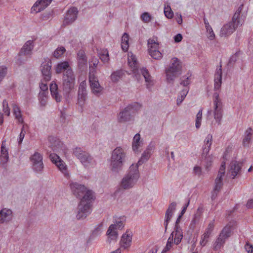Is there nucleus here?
Instances as JSON below:
<instances>
[{
	"label": "nucleus",
	"mask_w": 253,
	"mask_h": 253,
	"mask_svg": "<svg viewBox=\"0 0 253 253\" xmlns=\"http://www.w3.org/2000/svg\"><path fill=\"white\" fill-rule=\"evenodd\" d=\"M71 188L75 194L78 196L83 195L78 206L77 218L78 219H84L91 213V203L93 200V193L84 185L77 183H72Z\"/></svg>",
	"instance_id": "1"
},
{
	"label": "nucleus",
	"mask_w": 253,
	"mask_h": 253,
	"mask_svg": "<svg viewBox=\"0 0 253 253\" xmlns=\"http://www.w3.org/2000/svg\"><path fill=\"white\" fill-rule=\"evenodd\" d=\"M137 164H132L129 167L128 173L124 177L121 182V187L125 189L132 188L137 182L139 173Z\"/></svg>",
	"instance_id": "2"
},
{
	"label": "nucleus",
	"mask_w": 253,
	"mask_h": 253,
	"mask_svg": "<svg viewBox=\"0 0 253 253\" xmlns=\"http://www.w3.org/2000/svg\"><path fill=\"white\" fill-rule=\"evenodd\" d=\"M126 157V153L121 147L116 148L112 153L111 166L114 171L120 170L123 166Z\"/></svg>",
	"instance_id": "3"
},
{
	"label": "nucleus",
	"mask_w": 253,
	"mask_h": 253,
	"mask_svg": "<svg viewBox=\"0 0 253 253\" xmlns=\"http://www.w3.org/2000/svg\"><path fill=\"white\" fill-rule=\"evenodd\" d=\"M182 66L180 61L177 58H173L169 67L166 70L167 80L170 82L181 74Z\"/></svg>",
	"instance_id": "4"
},
{
	"label": "nucleus",
	"mask_w": 253,
	"mask_h": 253,
	"mask_svg": "<svg viewBox=\"0 0 253 253\" xmlns=\"http://www.w3.org/2000/svg\"><path fill=\"white\" fill-rule=\"evenodd\" d=\"M75 76L71 69H68L63 75L62 89L65 94H68L75 89Z\"/></svg>",
	"instance_id": "5"
},
{
	"label": "nucleus",
	"mask_w": 253,
	"mask_h": 253,
	"mask_svg": "<svg viewBox=\"0 0 253 253\" xmlns=\"http://www.w3.org/2000/svg\"><path fill=\"white\" fill-rule=\"evenodd\" d=\"M212 142V135H208L204 141L202 153V158L205 163V167L207 169L211 166L213 160V156L212 155H208Z\"/></svg>",
	"instance_id": "6"
},
{
	"label": "nucleus",
	"mask_w": 253,
	"mask_h": 253,
	"mask_svg": "<svg viewBox=\"0 0 253 253\" xmlns=\"http://www.w3.org/2000/svg\"><path fill=\"white\" fill-rule=\"evenodd\" d=\"M148 50L150 55L155 59H160L162 54L158 50L159 43L157 37H153L148 41Z\"/></svg>",
	"instance_id": "7"
},
{
	"label": "nucleus",
	"mask_w": 253,
	"mask_h": 253,
	"mask_svg": "<svg viewBox=\"0 0 253 253\" xmlns=\"http://www.w3.org/2000/svg\"><path fill=\"white\" fill-rule=\"evenodd\" d=\"M214 117L218 125L220 124L222 117V104L218 94H214L213 101Z\"/></svg>",
	"instance_id": "8"
},
{
	"label": "nucleus",
	"mask_w": 253,
	"mask_h": 253,
	"mask_svg": "<svg viewBox=\"0 0 253 253\" xmlns=\"http://www.w3.org/2000/svg\"><path fill=\"white\" fill-rule=\"evenodd\" d=\"M52 0H37L31 9L32 13H37L46 8Z\"/></svg>",
	"instance_id": "9"
},
{
	"label": "nucleus",
	"mask_w": 253,
	"mask_h": 253,
	"mask_svg": "<svg viewBox=\"0 0 253 253\" xmlns=\"http://www.w3.org/2000/svg\"><path fill=\"white\" fill-rule=\"evenodd\" d=\"M89 82L92 92L96 95L99 94L102 90V87L100 85L98 79L94 74L90 73Z\"/></svg>",
	"instance_id": "10"
},
{
	"label": "nucleus",
	"mask_w": 253,
	"mask_h": 253,
	"mask_svg": "<svg viewBox=\"0 0 253 253\" xmlns=\"http://www.w3.org/2000/svg\"><path fill=\"white\" fill-rule=\"evenodd\" d=\"M183 237L182 229L178 224V221H176L174 230L170 234L169 238L173 240L174 244L178 245L181 241Z\"/></svg>",
	"instance_id": "11"
},
{
	"label": "nucleus",
	"mask_w": 253,
	"mask_h": 253,
	"mask_svg": "<svg viewBox=\"0 0 253 253\" xmlns=\"http://www.w3.org/2000/svg\"><path fill=\"white\" fill-rule=\"evenodd\" d=\"M74 154L84 166H87L91 160L88 154L83 151L80 148H75L74 150Z\"/></svg>",
	"instance_id": "12"
},
{
	"label": "nucleus",
	"mask_w": 253,
	"mask_h": 253,
	"mask_svg": "<svg viewBox=\"0 0 253 253\" xmlns=\"http://www.w3.org/2000/svg\"><path fill=\"white\" fill-rule=\"evenodd\" d=\"M30 160L32 163L34 169L38 171H41L43 169L42 157L38 153H35L31 157Z\"/></svg>",
	"instance_id": "13"
},
{
	"label": "nucleus",
	"mask_w": 253,
	"mask_h": 253,
	"mask_svg": "<svg viewBox=\"0 0 253 253\" xmlns=\"http://www.w3.org/2000/svg\"><path fill=\"white\" fill-rule=\"evenodd\" d=\"M50 159L61 171L64 173L67 172V167L66 165L58 155L55 154H51Z\"/></svg>",
	"instance_id": "14"
},
{
	"label": "nucleus",
	"mask_w": 253,
	"mask_h": 253,
	"mask_svg": "<svg viewBox=\"0 0 253 253\" xmlns=\"http://www.w3.org/2000/svg\"><path fill=\"white\" fill-rule=\"evenodd\" d=\"M243 6V5H240L238 8V11L234 13L232 18V21L230 22V23H232V25L235 28V30L239 27L241 26L244 22V20L242 18V16L241 15L240 13L242 9Z\"/></svg>",
	"instance_id": "15"
},
{
	"label": "nucleus",
	"mask_w": 253,
	"mask_h": 253,
	"mask_svg": "<svg viewBox=\"0 0 253 253\" xmlns=\"http://www.w3.org/2000/svg\"><path fill=\"white\" fill-rule=\"evenodd\" d=\"M132 234L131 232L126 231L124 234L121 238L120 241V246L124 249L129 248L132 242Z\"/></svg>",
	"instance_id": "16"
},
{
	"label": "nucleus",
	"mask_w": 253,
	"mask_h": 253,
	"mask_svg": "<svg viewBox=\"0 0 253 253\" xmlns=\"http://www.w3.org/2000/svg\"><path fill=\"white\" fill-rule=\"evenodd\" d=\"M78 11L76 7L70 8L66 13L65 17L64 23L66 24H69L74 22L77 17Z\"/></svg>",
	"instance_id": "17"
},
{
	"label": "nucleus",
	"mask_w": 253,
	"mask_h": 253,
	"mask_svg": "<svg viewBox=\"0 0 253 253\" xmlns=\"http://www.w3.org/2000/svg\"><path fill=\"white\" fill-rule=\"evenodd\" d=\"M42 73L45 82L49 81L51 79V63L49 60L42 63Z\"/></svg>",
	"instance_id": "18"
},
{
	"label": "nucleus",
	"mask_w": 253,
	"mask_h": 253,
	"mask_svg": "<svg viewBox=\"0 0 253 253\" xmlns=\"http://www.w3.org/2000/svg\"><path fill=\"white\" fill-rule=\"evenodd\" d=\"M176 206V203L175 202H172L169 205V207L166 211L165 214V220L164 222V225L166 229L167 228L169 222L171 219L173 213L175 210Z\"/></svg>",
	"instance_id": "19"
},
{
	"label": "nucleus",
	"mask_w": 253,
	"mask_h": 253,
	"mask_svg": "<svg viewBox=\"0 0 253 253\" xmlns=\"http://www.w3.org/2000/svg\"><path fill=\"white\" fill-rule=\"evenodd\" d=\"M34 46V42L33 40L27 41L21 48L19 53L21 55H29L31 54L32 51Z\"/></svg>",
	"instance_id": "20"
},
{
	"label": "nucleus",
	"mask_w": 253,
	"mask_h": 253,
	"mask_svg": "<svg viewBox=\"0 0 253 253\" xmlns=\"http://www.w3.org/2000/svg\"><path fill=\"white\" fill-rule=\"evenodd\" d=\"M253 135V129L248 127L245 131L242 144L244 147H249L251 143Z\"/></svg>",
	"instance_id": "21"
},
{
	"label": "nucleus",
	"mask_w": 253,
	"mask_h": 253,
	"mask_svg": "<svg viewBox=\"0 0 253 253\" xmlns=\"http://www.w3.org/2000/svg\"><path fill=\"white\" fill-rule=\"evenodd\" d=\"M235 31V28L232 25V23L229 22L223 25L221 28L220 32V36L221 37H227L232 34Z\"/></svg>",
	"instance_id": "22"
},
{
	"label": "nucleus",
	"mask_w": 253,
	"mask_h": 253,
	"mask_svg": "<svg viewBox=\"0 0 253 253\" xmlns=\"http://www.w3.org/2000/svg\"><path fill=\"white\" fill-rule=\"evenodd\" d=\"M241 169L240 164L236 161H232L230 165L229 173L234 178L239 172Z\"/></svg>",
	"instance_id": "23"
},
{
	"label": "nucleus",
	"mask_w": 253,
	"mask_h": 253,
	"mask_svg": "<svg viewBox=\"0 0 253 253\" xmlns=\"http://www.w3.org/2000/svg\"><path fill=\"white\" fill-rule=\"evenodd\" d=\"M85 85V83L84 82H82L79 87L78 102L80 104L83 103L85 100L86 95Z\"/></svg>",
	"instance_id": "24"
},
{
	"label": "nucleus",
	"mask_w": 253,
	"mask_h": 253,
	"mask_svg": "<svg viewBox=\"0 0 253 253\" xmlns=\"http://www.w3.org/2000/svg\"><path fill=\"white\" fill-rule=\"evenodd\" d=\"M204 23L206 28V34L207 37L211 41L213 40L215 38V34L212 27L206 18H204Z\"/></svg>",
	"instance_id": "25"
},
{
	"label": "nucleus",
	"mask_w": 253,
	"mask_h": 253,
	"mask_svg": "<svg viewBox=\"0 0 253 253\" xmlns=\"http://www.w3.org/2000/svg\"><path fill=\"white\" fill-rule=\"evenodd\" d=\"M12 217V211L10 210L3 209L0 211V222L3 223L9 221Z\"/></svg>",
	"instance_id": "26"
},
{
	"label": "nucleus",
	"mask_w": 253,
	"mask_h": 253,
	"mask_svg": "<svg viewBox=\"0 0 253 253\" xmlns=\"http://www.w3.org/2000/svg\"><path fill=\"white\" fill-rule=\"evenodd\" d=\"M222 74L221 66H220V68L216 70L214 76V88L216 89H218L221 86Z\"/></svg>",
	"instance_id": "27"
},
{
	"label": "nucleus",
	"mask_w": 253,
	"mask_h": 253,
	"mask_svg": "<svg viewBox=\"0 0 253 253\" xmlns=\"http://www.w3.org/2000/svg\"><path fill=\"white\" fill-rule=\"evenodd\" d=\"M107 235L108 239L111 240H115L118 237V233L116 228L113 224H111L107 232Z\"/></svg>",
	"instance_id": "28"
},
{
	"label": "nucleus",
	"mask_w": 253,
	"mask_h": 253,
	"mask_svg": "<svg viewBox=\"0 0 253 253\" xmlns=\"http://www.w3.org/2000/svg\"><path fill=\"white\" fill-rule=\"evenodd\" d=\"M141 73L145 80L147 88L150 87L154 84V80L152 77L150 75L148 71L145 69L141 70Z\"/></svg>",
	"instance_id": "29"
},
{
	"label": "nucleus",
	"mask_w": 253,
	"mask_h": 253,
	"mask_svg": "<svg viewBox=\"0 0 253 253\" xmlns=\"http://www.w3.org/2000/svg\"><path fill=\"white\" fill-rule=\"evenodd\" d=\"M140 136L138 133L136 134L133 139L132 143V147L133 150L135 152H137L139 148L141 146L142 142L140 141Z\"/></svg>",
	"instance_id": "30"
},
{
	"label": "nucleus",
	"mask_w": 253,
	"mask_h": 253,
	"mask_svg": "<svg viewBox=\"0 0 253 253\" xmlns=\"http://www.w3.org/2000/svg\"><path fill=\"white\" fill-rule=\"evenodd\" d=\"M50 90L52 97L57 102H60L61 100V96L58 93L57 85L56 84H51L50 86Z\"/></svg>",
	"instance_id": "31"
},
{
	"label": "nucleus",
	"mask_w": 253,
	"mask_h": 253,
	"mask_svg": "<svg viewBox=\"0 0 253 253\" xmlns=\"http://www.w3.org/2000/svg\"><path fill=\"white\" fill-rule=\"evenodd\" d=\"M130 118V112L127 109H125L124 111L120 112L118 116V120L120 122H124L129 121Z\"/></svg>",
	"instance_id": "32"
},
{
	"label": "nucleus",
	"mask_w": 253,
	"mask_h": 253,
	"mask_svg": "<svg viewBox=\"0 0 253 253\" xmlns=\"http://www.w3.org/2000/svg\"><path fill=\"white\" fill-rule=\"evenodd\" d=\"M128 63L129 66L134 70L137 69V59L134 55L131 52L128 53Z\"/></svg>",
	"instance_id": "33"
},
{
	"label": "nucleus",
	"mask_w": 253,
	"mask_h": 253,
	"mask_svg": "<svg viewBox=\"0 0 253 253\" xmlns=\"http://www.w3.org/2000/svg\"><path fill=\"white\" fill-rule=\"evenodd\" d=\"M8 159V153L7 149L5 147V142H2L1 147L0 160L3 163H6Z\"/></svg>",
	"instance_id": "34"
},
{
	"label": "nucleus",
	"mask_w": 253,
	"mask_h": 253,
	"mask_svg": "<svg viewBox=\"0 0 253 253\" xmlns=\"http://www.w3.org/2000/svg\"><path fill=\"white\" fill-rule=\"evenodd\" d=\"M129 36L127 34L124 33L122 38L121 46L123 50L127 51L128 48Z\"/></svg>",
	"instance_id": "35"
},
{
	"label": "nucleus",
	"mask_w": 253,
	"mask_h": 253,
	"mask_svg": "<svg viewBox=\"0 0 253 253\" xmlns=\"http://www.w3.org/2000/svg\"><path fill=\"white\" fill-rule=\"evenodd\" d=\"M202 212H203V211H202V209L198 208L197 209L196 212L194 214V217H193L192 220H191V222L190 224L191 226H194L197 223H198V222L199 221V220L201 218Z\"/></svg>",
	"instance_id": "36"
},
{
	"label": "nucleus",
	"mask_w": 253,
	"mask_h": 253,
	"mask_svg": "<svg viewBox=\"0 0 253 253\" xmlns=\"http://www.w3.org/2000/svg\"><path fill=\"white\" fill-rule=\"evenodd\" d=\"M68 69H70L69 68V64L68 62L64 61L57 64L56 68V72L57 73H60L65 70L67 71Z\"/></svg>",
	"instance_id": "37"
},
{
	"label": "nucleus",
	"mask_w": 253,
	"mask_h": 253,
	"mask_svg": "<svg viewBox=\"0 0 253 253\" xmlns=\"http://www.w3.org/2000/svg\"><path fill=\"white\" fill-rule=\"evenodd\" d=\"M99 58L104 63H108L109 62V53L107 49H102L99 53Z\"/></svg>",
	"instance_id": "38"
},
{
	"label": "nucleus",
	"mask_w": 253,
	"mask_h": 253,
	"mask_svg": "<svg viewBox=\"0 0 253 253\" xmlns=\"http://www.w3.org/2000/svg\"><path fill=\"white\" fill-rule=\"evenodd\" d=\"M164 13L166 17L171 19L173 17V12L172 11L169 4L168 2L165 3Z\"/></svg>",
	"instance_id": "39"
},
{
	"label": "nucleus",
	"mask_w": 253,
	"mask_h": 253,
	"mask_svg": "<svg viewBox=\"0 0 253 253\" xmlns=\"http://www.w3.org/2000/svg\"><path fill=\"white\" fill-rule=\"evenodd\" d=\"M13 112L15 118L17 120L18 122L20 123H23V120L22 118L21 111L19 108L16 105H14L13 106Z\"/></svg>",
	"instance_id": "40"
},
{
	"label": "nucleus",
	"mask_w": 253,
	"mask_h": 253,
	"mask_svg": "<svg viewBox=\"0 0 253 253\" xmlns=\"http://www.w3.org/2000/svg\"><path fill=\"white\" fill-rule=\"evenodd\" d=\"M123 72L121 71H117L113 72L110 77L112 82H118L123 76Z\"/></svg>",
	"instance_id": "41"
},
{
	"label": "nucleus",
	"mask_w": 253,
	"mask_h": 253,
	"mask_svg": "<svg viewBox=\"0 0 253 253\" xmlns=\"http://www.w3.org/2000/svg\"><path fill=\"white\" fill-rule=\"evenodd\" d=\"M78 60L79 64L81 65L85 64L86 63V59L85 53L83 51H80L78 53Z\"/></svg>",
	"instance_id": "42"
},
{
	"label": "nucleus",
	"mask_w": 253,
	"mask_h": 253,
	"mask_svg": "<svg viewBox=\"0 0 253 253\" xmlns=\"http://www.w3.org/2000/svg\"><path fill=\"white\" fill-rule=\"evenodd\" d=\"M226 239H225L223 237H221L220 235H219L218 238L215 241L214 246V249L215 250H217L219 249L221 246L224 244Z\"/></svg>",
	"instance_id": "43"
},
{
	"label": "nucleus",
	"mask_w": 253,
	"mask_h": 253,
	"mask_svg": "<svg viewBox=\"0 0 253 253\" xmlns=\"http://www.w3.org/2000/svg\"><path fill=\"white\" fill-rule=\"evenodd\" d=\"M225 172V163L222 162L218 170V174L216 177L218 179H223Z\"/></svg>",
	"instance_id": "44"
},
{
	"label": "nucleus",
	"mask_w": 253,
	"mask_h": 253,
	"mask_svg": "<svg viewBox=\"0 0 253 253\" xmlns=\"http://www.w3.org/2000/svg\"><path fill=\"white\" fill-rule=\"evenodd\" d=\"M65 51H66V49L64 47H63V46L58 47L54 51V52L53 53V55L55 57L58 58L61 57V56L64 53Z\"/></svg>",
	"instance_id": "45"
},
{
	"label": "nucleus",
	"mask_w": 253,
	"mask_h": 253,
	"mask_svg": "<svg viewBox=\"0 0 253 253\" xmlns=\"http://www.w3.org/2000/svg\"><path fill=\"white\" fill-rule=\"evenodd\" d=\"M221 237H223L225 239H228L231 235V230L230 228L226 227L223 228L220 234Z\"/></svg>",
	"instance_id": "46"
},
{
	"label": "nucleus",
	"mask_w": 253,
	"mask_h": 253,
	"mask_svg": "<svg viewBox=\"0 0 253 253\" xmlns=\"http://www.w3.org/2000/svg\"><path fill=\"white\" fill-rule=\"evenodd\" d=\"M202 119V110L201 109L199 110L196 115L195 126L197 128H199L201 125Z\"/></svg>",
	"instance_id": "47"
},
{
	"label": "nucleus",
	"mask_w": 253,
	"mask_h": 253,
	"mask_svg": "<svg viewBox=\"0 0 253 253\" xmlns=\"http://www.w3.org/2000/svg\"><path fill=\"white\" fill-rule=\"evenodd\" d=\"M188 92V88L186 87L180 93V96L178 97L177 99V104L178 105L180 104L182 101L184 100L185 96H186L187 93Z\"/></svg>",
	"instance_id": "48"
},
{
	"label": "nucleus",
	"mask_w": 253,
	"mask_h": 253,
	"mask_svg": "<svg viewBox=\"0 0 253 253\" xmlns=\"http://www.w3.org/2000/svg\"><path fill=\"white\" fill-rule=\"evenodd\" d=\"M173 244H174V243L173 240H172L171 238H169L166 246L163 249L162 253H165L169 251L170 249L173 247Z\"/></svg>",
	"instance_id": "49"
},
{
	"label": "nucleus",
	"mask_w": 253,
	"mask_h": 253,
	"mask_svg": "<svg viewBox=\"0 0 253 253\" xmlns=\"http://www.w3.org/2000/svg\"><path fill=\"white\" fill-rule=\"evenodd\" d=\"M214 227V224L212 222L209 223L208 225V227L206 230V231L204 234V238H208L211 233L213 230Z\"/></svg>",
	"instance_id": "50"
},
{
	"label": "nucleus",
	"mask_w": 253,
	"mask_h": 253,
	"mask_svg": "<svg viewBox=\"0 0 253 253\" xmlns=\"http://www.w3.org/2000/svg\"><path fill=\"white\" fill-rule=\"evenodd\" d=\"M222 185V180L216 178L215 180V186L214 190L215 191H219L221 188Z\"/></svg>",
	"instance_id": "51"
},
{
	"label": "nucleus",
	"mask_w": 253,
	"mask_h": 253,
	"mask_svg": "<svg viewBox=\"0 0 253 253\" xmlns=\"http://www.w3.org/2000/svg\"><path fill=\"white\" fill-rule=\"evenodd\" d=\"M141 18L142 21L148 23L151 21L152 17L149 13L144 12L141 15Z\"/></svg>",
	"instance_id": "52"
},
{
	"label": "nucleus",
	"mask_w": 253,
	"mask_h": 253,
	"mask_svg": "<svg viewBox=\"0 0 253 253\" xmlns=\"http://www.w3.org/2000/svg\"><path fill=\"white\" fill-rule=\"evenodd\" d=\"M7 73V68L4 66H0V82L3 80Z\"/></svg>",
	"instance_id": "53"
},
{
	"label": "nucleus",
	"mask_w": 253,
	"mask_h": 253,
	"mask_svg": "<svg viewBox=\"0 0 253 253\" xmlns=\"http://www.w3.org/2000/svg\"><path fill=\"white\" fill-rule=\"evenodd\" d=\"M151 155V150L149 149H147L142 154L141 159L143 161H147Z\"/></svg>",
	"instance_id": "54"
},
{
	"label": "nucleus",
	"mask_w": 253,
	"mask_h": 253,
	"mask_svg": "<svg viewBox=\"0 0 253 253\" xmlns=\"http://www.w3.org/2000/svg\"><path fill=\"white\" fill-rule=\"evenodd\" d=\"M26 134V131L24 128V126H23V127L21 128V132L19 135V137L18 138V143L19 144H21L23 140L25 137Z\"/></svg>",
	"instance_id": "55"
},
{
	"label": "nucleus",
	"mask_w": 253,
	"mask_h": 253,
	"mask_svg": "<svg viewBox=\"0 0 253 253\" xmlns=\"http://www.w3.org/2000/svg\"><path fill=\"white\" fill-rule=\"evenodd\" d=\"M48 91H42L39 93V98L41 100V103L44 104L45 102V99L46 98Z\"/></svg>",
	"instance_id": "56"
},
{
	"label": "nucleus",
	"mask_w": 253,
	"mask_h": 253,
	"mask_svg": "<svg viewBox=\"0 0 253 253\" xmlns=\"http://www.w3.org/2000/svg\"><path fill=\"white\" fill-rule=\"evenodd\" d=\"M3 111L4 114L8 116L10 115V109L8 107V103L6 101L3 102Z\"/></svg>",
	"instance_id": "57"
},
{
	"label": "nucleus",
	"mask_w": 253,
	"mask_h": 253,
	"mask_svg": "<svg viewBox=\"0 0 253 253\" xmlns=\"http://www.w3.org/2000/svg\"><path fill=\"white\" fill-rule=\"evenodd\" d=\"M116 228V229H121L124 227V221L120 219L117 221L116 223L114 224Z\"/></svg>",
	"instance_id": "58"
},
{
	"label": "nucleus",
	"mask_w": 253,
	"mask_h": 253,
	"mask_svg": "<svg viewBox=\"0 0 253 253\" xmlns=\"http://www.w3.org/2000/svg\"><path fill=\"white\" fill-rule=\"evenodd\" d=\"M245 249L248 253H253V246L247 243L245 246Z\"/></svg>",
	"instance_id": "59"
},
{
	"label": "nucleus",
	"mask_w": 253,
	"mask_h": 253,
	"mask_svg": "<svg viewBox=\"0 0 253 253\" xmlns=\"http://www.w3.org/2000/svg\"><path fill=\"white\" fill-rule=\"evenodd\" d=\"M194 172L195 174L200 176L202 174V169L198 166H195L193 169Z\"/></svg>",
	"instance_id": "60"
},
{
	"label": "nucleus",
	"mask_w": 253,
	"mask_h": 253,
	"mask_svg": "<svg viewBox=\"0 0 253 253\" xmlns=\"http://www.w3.org/2000/svg\"><path fill=\"white\" fill-rule=\"evenodd\" d=\"M40 87L42 91H47L48 86L46 83H44L43 82H42L40 84Z\"/></svg>",
	"instance_id": "61"
},
{
	"label": "nucleus",
	"mask_w": 253,
	"mask_h": 253,
	"mask_svg": "<svg viewBox=\"0 0 253 253\" xmlns=\"http://www.w3.org/2000/svg\"><path fill=\"white\" fill-rule=\"evenodd\" d=\"M189 204V201L187 202V204H185V205L184 206L182 211H181V215H180L178 218V219H177L176 221H177L178 222L179 221V219L181 218V216L185 212V211L186 210V209L188 207V205Z\"/></svg>",
	"instance_id": "62"
},
{
	"label": "nucleus",
	"mask_w": 253,
	"mask_h": 253,
	"mask_svg": "<svg viewBox=\"0 0 253 253\" xmlns=\"http://www.w3.org/2000/svg\"><path fill=\"white\" fill-rule=\"evenodd\" d=\"M60 142L57 140H55L54 144L52 145V149L54 151H56L60 146Z\"/></svg>",
	"instance_id": "63"
},
{
	"label": "nucleus",
	"mask_w": 253,
	"mask_h": 253,
	"mask_svg": "<svg viewBox=\"0 0 253 253\" xmlns=\"http://www.w3.org/2000/svg\"><path fill=\"white\" fill-rule=\"evenodd\" d=\"M246 206L248 209L253 208V199L249 200Z\"/></svg>",
	"instance_id": "64"
}]
</instances>
